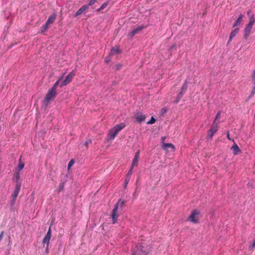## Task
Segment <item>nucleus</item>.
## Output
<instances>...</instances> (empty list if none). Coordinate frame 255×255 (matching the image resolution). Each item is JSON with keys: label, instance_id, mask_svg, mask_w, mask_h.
I'll return each instance as SVG.
<instances>
[{"label": "nucleus", "instance_id": "nucleus-1", "mask_svg": "<svg viewBox=\"0 0 255 255\" xmlns=\"http://www.w3.org/2000/svg\"><path fill=\"white\" fill-rule=\"evenodd\" d=\"M125 206V203L124 201L122 199L119 200L115 205L111 215L113 223L115 224L117 222L119 216V213L121 212L123 210Z\"/></svg>", "mask_w": 255, "mask_h": 255}, {"label": "nucleus", "instance_id": "nucleus-2", "mask_svg": "<svg viewBox=\"0 0 255 255\" xmlns=\"http://www.w3.org/2000/svg\"><path fill=\"white\" fill-rule=\"evenodd\" d=\"M150 247L145 243L137 245L132 251L131 255H147L150 251Z\"/></svg>", "mask_w": 255, "mask_h": 255}, {"label": "nucleus", "instance_id": "nucleus-3", "mask_svg": "<svg viewBox=\"0 0 255 255\" xmlns=\"http://www.w3.org/2000/svg\"><path fill=\"white\" fill-rule=\"evenodd\" d=\"M62 78H59L53 85L52 88L49 89L46 95L44 100V103L47 104L50 101L53 100L56 96L57 93L56 92V89L58 85L61 81Z\"/></svg>", "mask_w": 255, "mask_h": 255}, {"label": "nucleus", "instance_id": "nucleus-4", "mask_svg": "<svg viewBox=\"0 0 255 255\" xmlns=\"http://www.w3.org/2000/svg\"><path fill=\"white\" fill-rule=\"evenodd\" d=\"M125 127V124L124 123H121L114 126L109 131L108 136V139H114L118 133Z\"/></svg>", "mask_w": 255, "mask_h": 255}, {"label": "nucleus", "instance_id": "nucleus-5", "mask_svg": "<svg viewBox=\"0 0 255 255\" xmlns=\"http://www.w3.org/2000/svg\"><path fill=\"white\" fill-rule=\"evenodd\" d=\"M75 75V72L74 70H73L66 77L65 79L63 81L61 82L60 81L59 84L60 87H62L70 83Z\"/></svg>", "mask_w": 255, "mask_h": 255}, {"label": "nucleus", "instance_id": "nucleus-6", "mask_svg": "<svg viewBox=\"0 0 255 255\" xmlns=\"http://www.w3.org/2000/svg\"><path fill=\"white\" fill-rule=\"evenodd\" d=\"M255 22H254V21H249V23L247 24L244 30V37L245 39H248L249 36H250L251 30L253 27V25Z\"/></svg>", "mask_w": 255, "mask_h": 255}, {"label": "nucleus", "instance_id": "nucleus-7", "mask_svg": "<svg viewBox=\"0 0 255 255\" xmlns=\"http://www.w3.org/2000/svg\"><path fill=\"white\" fill-rule=\"evenodd\" d=\"M200 212L197 210H193L189 216L188 220L193 223H198V216Z\"/></svg>", "mask_w": 255, "mask_h": 255}, {"label": "nucleus", "instance_id": "nucleus-8", "mask_svg": "<svg viewBox=\"0 0 255 255\" xmlns=\"http://www.w3.org/2000/svg\"><path fill=\"white\" fill-rule=\"evenodd\" d=\"M218 130V123L214 121L210 129L209 130L208 136L210 138H212L215 133Z\"/></svg>", "mask_w": 255, "mask_h": 255}, {"label": "nucleus", "instance_id": "nucleus-9", "mask_svg": "<svg viewBox=\"0 0 255 255\" xmlns=\"http://www.w3.org/2000/svg\"><path fill=\"white\" fill-rule=\"evenodd\" d=\"M51 228L50 227L49 228V230L46 235V236L44 237L43 240V244H47V246H48L49 244V241L51 238Z\"/></svg>", "mask_w": 255, "mask_h": 255}, {"label": "nucleus", "instance_id": "nucleus-10", "mask_svg": "<svg viewBox=\"0 0 255 255\" xmlns=\"http://www.w3.org/2000/svg\"><path fill=\"white\" fill-rule=\"evenodd\" d=\"M144 28L143 26L140 25L136 28L132 30L128 34V36L129 38H131L135 34H137L139 31Z\"/></svg>", "mask_w": 255, "mask_h": 255}, {"label": "nucleus", "instance_id": "nucleus-11", "mask_svg": "<svg viewBox=\"0 0 255 255\" xmlns=\"http://www.w3.org/2000/svg\"><path fill=\"white\" fill-rule=\"evenodd\" d=\"M239 31V28L237 27L235 28L231 31L227 45L229 44L230 42L232 40L233 38L237 34Z\"/></svg>", "mask_w": 255, "mask_h": 255}, {"label": "nucleus", "instance_id": "nucleus-12", "mask_svg": "<svg viewBox=\"0 0 255 255\" xmlns=\"http://www.w3.org/2000/svg\"><path fill=\"white\" fill-rule=\"evenodd\" d=\"M21 188V184H16V186L12 194V197L16 198Z\"/></svg>", "mask_w": 255, "mask_h": 255}, {"label": "nucleus", "instance_id": "nucleus-13", "mask_svg": "<svg viewBox=\"0 0 255 255\" xmlns=\"http://www.w3.org/2000/svg\"><path fill=\"white\" fill-rule=\"evenodd\" d=\"M162 148L165 150H167L168 148H171L173 151L175 150V147L174 145L171 143H163L161 145Z\"/></svg>", "mask_w": 255, "mask_h": 255}, {"label": "nucleus", "instance_id": "nucleus-14", "mask_svg": "<svg viewBox=\"0 0 255 255\" xmlns=\"http://www.w3.org/2000/svg\"><path fill=\"white\" fill-rule=\"evenodd\" d=\"M231 149L232 150L235 155L239 154L241 152V150L239 148L238 145L236 143H234L233 144V145L231 147Z\"/></svg>", "mask_w": 255, "mask_h": 255}, {"label": "nucleus", "instance_id": "nucleus-15", "mask_svg": "<svg viewBox=\"0 0 255 255\" xmlns=\"http://www.w3.org/2000/svg\"><path fill=\"white\" fill-rule=\"evenodd\" d=\"M56 16H57L56 14L55 13H53V14H52L51 15H50L49 16L46 22L49 24L53 23L54 22L55 20L56 19Z\"/></svg>", "mask_w": 255, "mask_h": 255}, {"label": "nucleus", "instance_id": "nucleus-16", "mask_svg": "<svg viewBox=\"0 0 255 255\" xmlns=\"http://www.w3.org/2000/svg\"><path fill=\"white\" fill-rule=\"evenodd\" d=\"M145 117L141 113L137 114L136 119L138 122L141 123L145 120Z\"/></svg>", "mask_w": 255, "mask_h": 255}, {"label": "nucleus", "instance_id": "nucleus-17", "mask_svg": "<svg viewBox=\"0 0 255 255\" xmlns=\"http://www.w3.org/2000/svg\"><path fill=\"white\" fill-rule=\"evenodd\" d=\"M243 17V15L242 14H240L237 19L236 20V22H235L233 27H235L236 26L239 25L240 24L241 22L242 21Z\"/></svg>", "mask_w": 255, "mask_h": 255}, {"label": "nucleus", "instance_id": "nucleus-18", "mask_svg": "<svg viewBox=\"0 0 255 255\" xmlns=\"http://www.w3.org/2000/svg\"><path fill=\"white\" fill-rule=\"evenodd\" d=\"M120 52V50L119 48L118 47H114L111 49L110 52H109V55H114L115 54L119 53Z\"/></svg>", "mask_w": 255, "mask_h": 255}, {"label": "nucleus", "instance_id": "nucleus-19", "mask_svg": "<svg viewBox=\"0 0 255 255\" xmlns=\"http://www.w3.org/2000/svg\"><path fill=\"white\" fill-rule=\"evenodd\" d=\"M20 179V175L19 172H16L14 173L13 175V180H14L16 182V184H21L19 181Z\"/></svg>", "mask_w": 255, "mask_h": 255}, {"label": "nucleus", "instance_id": "nucleus-20", "mask_svg": "<svg viewBox=\"0 0 255 255\" xmlns=\"http://www.w3.org/2000/svg\"><path fill=\"white\" fill-rule=\"evenodd\" d=\"M247 14L250 18V21H254L255 22V17L254 14L252 13L251 10H249L247 11Z\"/></svg>", "mask_w": 255, "mask_h": 255}, {"label": "nucleus", "instance_id": "nucleus-21", "mask_svg": "<svg viewBox=\"0 0 255 255\" xmlns=\"http://www.w3.org/2000/svg\"><path fill=\"white\" fill-rule=\"evenodd\" d=\"M109 3V1H108L105 2L98 9H97V11L99 12L105 9L108 5Z\"/></svg>", "mask_w": 255, "mask_h": 255}, {"label": "nucleus", "instance_id": "nucleus-22", "mask_svg": "<svg viewBox=\"0 0 255 255\" xmlns=\"http://www.w3.org/2000/svg\"><path fill=\"white\" fill-rule=\"evenodd\" d=\"M49 23H48L47 22H45L44 24L42 25V26L41 28V32H44L45 31H46L49 27Z\"/></svg>", "mask_w": 255, "mask_h": 255}, {"label": "nucleus", "instance_id": "nucleus-23", "mask_svg": "<svg viewBox=\"0 0 255 255\" xmlns=\"http://www.w3.org/2000/svg\"><path fill=\"white\" fill-rule=\"evenodd\" d=\"M24 166V164L21 162V158L19 159L18 165V168L19 171L23 169V167Z\"/></svg>", "mask_w": 255, "mask_h": 255}, {"label": "nucleus", "instance_id": "nucleus-24", "mask_svg": "<svg viewBox=\"0 0 255 255\" xmlns=\"http://www.w3.org/2000/svg\"><path fill=\"white\" fill-rule=\"evenodd\" d=\"M252 84H253V88L249 98H251L255 94V82H252Z\"/></svg>", "mask_w": 255, "mask_h": 255}, {"label": "nucleus", "instance_id": "nucleus-25", "mask_svg": "<svg viewBox=\"0 0 255 255\" xmlns=\"http://www.w3.org/2000/svg\"><path fill=\"white\" fill-rule=\"evenodd\" d=\"M183 94H184V92L181 91L177 97V98H176L177 100H176V103L179 102V100L182 98Z\"/></svg>", "mask_w": 255, "mask_h": 255}, {"label": "nucleus", "instance_id": "nucleus-26", "mask_svg": "<svg viewBox=\"0 0 255 255\" xmlns=\"http://www.w3.org/2000/svg\"><path fill=\"white\" fill-rule=\"evenodd\" d=\"M183 94H184V92L181 91L177 97V98H176L177 100H176V103L179 102V100L182 98Z\"/></svg>", "mask_w": 255, "mask_h": 255}, {"label": "nucleus", "instance_id": "nucleus-27", "mask_svg": "<svg viewBox=\"0 0 255 255\" xmlns=\"http://www.w3.org/2000/svg\"><path fill=\"white\" fill-rule=\"evenodd\" d=\"M187 87H188L187 82L186 81H185L184 84L182 86L181 91L184 92L185 90H186Z\"/></svg>", "mask_w": 255, "mask_h": 255}, {"label": "nucleus", "instance_id": "nucleus-28", "mask_svg": "<svg viewBox=\"0 0 255 255\" xmlns=\"http://www.w3.org/2000/svg\"><path fill=\"white\" fill-rule=\"evenodd\" d=\"M64 188V183L61 182L59 185V187H58V192H60L62 190H63Z\"/></svg>", "mask_w": 255, "mask_h": 255}, {"label": "nucleus", "instance_id": "nucleus-29", "mask_svg": "<svg viewBox=\"0 0 255 255\" xmlns=\"http://www.w3.org/2000/svg\"><path fill=\"white\" fill-rule=\"evenodd\" d=\"M97 0H89L88 3L86 5H88V7H89L90 6L94 5Z\"/></svg>", "mask_w": 255, "mask_h": 255}, {"label": "nucleus", "instance_id": "nucleus-30", "mask_svg": "<svg viewBox=\"0 0 255 255\" xmlns=\"http://www.w3.org/2000/svg\"><path fill=\"white\" fill-rule=\"evenodd\" d=\"M138 160L136 159H134V158L133 159L132 163H131V167H132V168H133V167L137 166Z\"/></svg>", "mask_w": 255, "mask_h": 255}, {"label": "nucleus", "instance_id": "nucleus-31", "mask_svg": "<svg viewBox=\"0 0 255 255\" xmlns=\"http://www.w3.org/2000/svg\"><path fill=\"white\" fill-rule=\"evenodd\" d=\"M89 7H88V5H87L86 4H84L81 7V9H82L83 12H84L87 11L89 9Z\"/></svg>", "mask_w": 255, "mask_h": 255}, {"label": "nucleus", "instance_id": "nucleus-32", "mask_svg": "<svg viewBox=\"0 0 255 255\" xmlns=\"http://www.w3.org/2000/svg\"><path fill=\"white\" fill-rule=\"evenodd\" d=\"M83 11L82 10V9H81V8H80L75 13L74 16L75 17H77L78 16H79V15L81 14L82 13H83Z\"/></svg>", "mask_w": 255, "mask_h": 255}, {"label": "nucleus", "instance_id": "nucleus-33", "mask_svg": "<svg viewBox=\"0 0 255 255\" xmlns=\"http://www.w3.org/2000/svg\"><path fill=\"white\" fill-rule=\"evenodd\" d=\"M155 119L153 117H151L150 121L147 122V124H153L155 122Z\"/></svg>", "mask_w": 255, "mask_h": 255}, {"label": "nucleus", "instance_id": "nucleus-34", "mask_svg": "<svg viewBox=\"0 0 255 255\" xmlns=\"http://www.w3.org/2000/svg\"><path fill=\"white\" fill-rule=\"evenodd\" d=\"M132 167H130L129 171H128V173L127 174V177H129L130 178V176L132 174Z\"/></svg>", "mask_w": 255, "mask_h": 255}, {"label": "nucleus", "instance_id": "nucleus-35", "mask_svg": "<svg viewBox=\"0 0 255 255\" xmlns=\"http://www.w3.org/2000/svg\"><path fill=\"white\" fill-rule=\"evenodd\" d=\"M221 111H219L218 112V113L216 114V117H215V119L214 120V121H216L217 120H218L219 119H220V115H221Z\"/></svg>", "mask_w": 255, "mask_h": 255}, {"label": "nucleus", "instance_id": "nucleus-36", "mask_svg": "<svg viewBox=\"0 0 255 255\" xmlns=\"http://www.w3.org/2000/svg\"><path fill=\"white\" fill-rule=\"evenodd\" d=\"M130 178L129 177H126V179H125V187H126L127 185L128 184L129 181V180H130Z\"/></svg>", "mask_w": 255, "mask_h": 255}, {"label": "nucleus", "instance_id": "nucleus-37", "mask_svg": "<svg viewBox=\"0 0 255 255\" xmlns=\"http://www.w3.org/2000/svg\"><path fill=\"white\" fill-rule=\"evenodd\" d=\"M73 164H74V160H73V159H71L68 163V168L70 169L71 168V167L73 165Z\"/></svg>", "mask_w": 255, "mask_h": 255}, {"label": "nucleus", "instance_id": "nucleus-38", "mask_svg": "<svg viewBox=\"0 0 255 255\" xmlns=\"http://www.w3.org/2000/svg\"><path fill=\"white\" fill-rule=\"evenodd\" d=\"M139 153H140L139 151H137L135 153L133 158L138 160V158H139Z\"/></svg>", "mask_w": 255, "mask_h": 255}, {"label": "nucleus", "instance_id": "nucleus-39", "mask_svg": "<svg viewBox=\"0 0 255 255\" xmlns=\"http://www.w3.org/2000/svg\"><path fill=\"white\" fill-rule=\"evenodd\" d=\"M139 153H140L139 151H137L135 153L133 158L138 160V158H139Z\"/></svg>", "mask_w": 255, "mask_h": 255}, {"label": "nucleus", "instance_id": "nucleus-40", "mask_svg": "<svg viewBox=\"0 0 255 255\" xmlns=\"http://www.w3.org/2000/svg\"><path fill=\"white\" fill-rule=\"evenodd\" d=\"M252 82H255V69L253 71L252 74Z\"/></svg>", "mask_w": 255, "mask_h": 255}, {"label": "nucleus", "instance_id": "nucleus-41", "mask_svg": "<svg viewBox=\"0 0 255 255\" xmlns=\"http://www.w3.org/2000/svg\"><path fill=\"white\" fill-rule=\"evenodd\" d=\"M15 200H16V198H13V197H12V199L11 201V205L12 206H13L14 205Z\"/></svg>", "mask_w": 255, "mask_h": 255}, {"label": "nucleus", "instance_id": "nucleus-42", "mask_svg": "<svg viewBox=\"0 0 255 255\" xmlns=\"http://www.w3.org/2000/svg\"><path fill=\"white\" fill-rule=\"evenodd\" d=\"M250 248L251 249H254L255 248V240L254 241L253 243L250 245Z\"/></svg>", "mask_w": 255, "mask_h": 255}, {"label": "nucleus", "instance_id": "nucleus-43", "mask_svg": "<svg viewBox=\"0 0 255 255\" xmlns=\"http://www.w3.org/2000/svg\"><path fill=\"white\" fill-rule=\"evenodd\" d=\"M92 142V140L91 139H89L87 141H85L84 144L86 145V146H87L89 143H90L91 142Z\"/></svg>", "mask_w": 255, "mask_h": 255}, {"label": "nucleus", "instance_id": "nucleus-44", "mask_svg": "<svg viewBox=\"0 0 255 255\" xmlns=\"http://www.w3.org/2000/svg\"><path fill=\"white\" fill-rule=\"evenodd\" d=\"M166 137L165 136H162L161 138V142L163 144L164 142V140L165 139Z\"/></svg>", "mask_w": 255, "mask_h": 255}, {"label": "nucleus", "instance_id": "nucleus-45", "mask_svg": "<svg viewBox=\"0 0 255 255\" xmlns=\"http://www.w3.org/2000/svg\"><path fill=\"white\" fill-rule=\"evenodd\" d=\"M3 232H1L0 234V241L2 240L3 236Z\"/></svg>", "mask_w": 255, "mask_h": 255}, {"label": "nucleus", "instance_id": "nucleus-46", "mask_svg": "<svg viewBox=\"0 0 255 255\" xmlns=\"http://www.w3.org/2000/svg\"><path fill=\"white\" fill-rule=\"evenodd\" d=\"M227 138L229 140H231L232 139L231 138L230 136V134H229V132H227Z\"/></svg>", "mask_w": 255, "mask_h": 255}, {"label": "nucleus", "instance_id": "nucleus-47", "mask_svg": "<svg viewBox=\"0 0 255 255\" xmlns=\"http://www.w3.org/2000/svg\"><path fill=\"white\" fill-rule=\"evenodd\" d=\"M105 60H106V62L108 63V62H109L110 61V59L109 57H107L106 58Z\"/></svg>", "mask_w": 255, "mask_h": 255}, {"label": "nucleus", "instance_id": "nucleus-48", "mask_svg": "<svg viewBox=\"0 0 255 255\" xmlns=\"http://www.w3.org/2000/svg\"><path fill=\"white\" fill-rule=\"evenodd\" d=\"M166 112V110L165 109H162L161 110V112L162 114L165 113Z\"/></svg>", "mask_w": 255, "mask_h": 255}, {"label": "nucleus", "instance_id": "nucleus-49", "mask_svg": "<svg viewBox=\"0 0 255 255\" xmlns=\"http://www.w3.org/2000/svg\"><path fill=\"white\" fill-rule=\"evenodd\" d=\"M120 67H121V66H120V65H116V70L120 69Z\"/></svg>", "mask_w": 255, "mask_h": 255}, {"label": "nucleus", "instance_id": "nucleus-50", "mask_svg": "<svg viewBox=\"0 0 255 255\" xmlns=\"http://www.w3.org/2000/svg\"><path fill=\"white\" fill-rule=\"evenodd\" d=\"M48 246H47V247H46V252L48 253Z\"/></svg>", "mask_w": 255, "mask_h": 255}]
</instances>
